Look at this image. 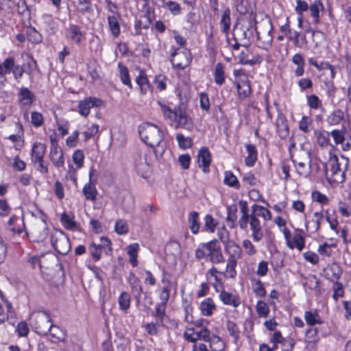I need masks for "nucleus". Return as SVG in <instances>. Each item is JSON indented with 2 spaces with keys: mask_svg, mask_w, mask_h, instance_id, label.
Instances as JSON below:
<instances>
[{
  "mask_svg": "<svg viewBox=\"0 0 351 351\" xmlns=\"http://www.w3.org/2000/svg\"><path fill=\"white\" fill-rule=\"evenodd\" d=\"M138 134L141 140L154 149L156 157L162 156L166 149L161 130L156 125L143 123L138 127Z\"/></svg>",
  "mask_w": 351,
  "mask_h": 351,
  "instance_id": "f257e3e1",
  "label": "nucleus"
},
{
  "mask_svg": "<svg viewBox=\"0 0 351 351\" xmlns=\"http://www.w3.org/2000/svg\"><path fill=\"white\" fill-rule=\"evenodd\" d=\"M348 162V158L343 156L339 158L336 155H332L326 163H322L328 181L336 184L343 182Z\"/></svg>",
  "mask_w": 351,
  "mask_h": 351,
  "instance_id": "f03ea898",
  "label": "nucleus"
},
{
  "mask_svg": "<svg viewBox=\"0 0 351 351\" xmlns=\"http://www.w3.org/2000/svg\"><path fill=\"white\" fill-rule=\"evenodd\" d=\"M256 33L258 47L269 51L274 40L273 25L271 20L265 19L256 23Z\"/></svg>",
  "mask_w": 351,
  "mask_h": 351,
  "instance_id": "7ed1b4c3",
  "label": "nucleus"
},
{
  "mask_svg": "<svg viewBox=\"0 0 351 351\" xmlns=\"http://www.w3.org/2000/svg\"><path fill=\"white\" fill-rule=\"evenodd\" d=\"M256 26V23L254 19L242 21L239 27H234L233 36L235 41L242 43V46L250 45L254 38Z\"/></svg>",
  "mask_w": 351,
  "mask_h": 351,
  "instance_id": "20e7f679",
  "label": "nucleus"
},
{
  "mask_svg": "<svg viewBox=\"0 0 351 351\" xmlns=\"http://www.w3.org/2000/svg\"><path fill=\"white\" fill-rule=\"evenodd\" d=\"M51 243L53 247L62 255H66L71 250L69 239L62 231L54 230L51 234Z\"/></svg>",
  "mask_w": 351,
  "mask_h": 351,
  "instance_id": "39448f33",
  "label": "nucleus"
},
{
  "mask_svg": "<svg viewBox=\"0 0 351 351\" xmlns=\"http://www.w3.org/2000/svg\"><path fill=\"white\" fill-rule=\"evenodd\" d=\"M298 173L305 178L308 177L311 171V156L308 152L300 150L295 158L293 159Z\"/></svg>",
  "mask_w": 351,
  "mask_h": 351,
  "instance_id": "423d86ee",
  "label": "nucleus"
},
{
  "mask_svg": "<svg viewBox=\"0 0 351 351\" xmlns=\"http://www.w3.org/2000/svg\"><path fill=\"white\" fill-rule=\"evenodd\" d=\"M51 319L46 311H39L34 315L33 326L40 335H47L51 328Z\"/></svg>",
  "mask_w": 351,
  "mask_h": 351,
  "instance_id": "0eeeda50",
  "label": "nucleus"
},
{
  "mask_svg": "<svg viewBox=\"0 0 351 351\" xmlns=\"http://www.w3.org/2000/svg\"><path fill=\"white\" fill-rule=\"evenodd\" d=\"M191 113L184 104H180L177 109V128L180 127L189 131L192 130L194 124Z\"/></svg>",
  "mask_w": 351,
  "mask_h": 351,
  "instance_id": "6e6552de",
  "label": "nucleus"
},
{
  "mask_svg": "<svg viewBox=\"0 0 351 351\" xmlns=\"http://www.w3.org/2000/svg\"><path fill=\"white\" fill-rule=\"evenodd\" d=\"M202 247L206 248L208 259L213 263H220L223 261V256L217 239L202 243Z\"/></svg>",
  "mask_w": 351,
  "mask_h": 351,
  "instance_id": "1a4fd4ad",
  "label": "nucleus"
},
{
  "mask_svg": "<svg viewBox=\"0 0 351 351\" xmlns=\"http://www.w3.org/2000/svg\"><path fill=\"white\" fill-rule=\"evenodd\" d=\"M49 234L48 228L45 222L38 221L35 223L29 232V237L34 242L43 241Z\"/></svg>",
  "mask_w": 351,
  "mask_h": 351,
  "instance_id": "9d476101",
  "label": "nucleus"
},
{
  "mask_svg": "<svg viewBox=\"0 0 351 351\" xmlns=\"http://www.w3.org/2000/svg\"><path fill=\"white\" fill-rule=\"evenodd\" d=\"M51 149L49 152V158L53 162V165L57 167H61L64 164V159L62 149L58 147L57 142L50 136Z\"/></svg>",
  "mask_w": 351,
  "mask_h": 351,
  "instance_id": "9b49d317",
  "label": "nucleus"
},
{
  "mask_svg": "<svg viewBox=\"0 0 351 351\" xmlns=\"http://www.w3.org/2000/svg\"><path fill=\"white\" fill-rule=\"evenodd\" d=\"M102 104V101L96 97H88L81 100L78 103V112L83 117H87L90 113V109L94 107H99Z\"/></svg>",
  "mask_w": 351,
  "mask_h": 351,
  "instance_id": "f8f14e48",
  "label": "nucleus"
},
{
  "mask_svg": "<svg viewBox=\"0 0 351 351\" xmlns=\"http://www.w3.org/2000/svg\"><path fill=\"white\" fill-rule=\"evenodd\" d=\"M13 307L12 304L6 299L4 294L0 291V325L12 317Z\"/></svg>",
  "mask_w": 351,
  "mask_h": 351,
  "instance_id": "ddd939ff",
  "label": "nucleus"
},
{
  "mask_svg": "<svg viewBox=\"0 0 351 351\" xmlns=\"http://www.w3.org/2000/svg\"><path fill=\"white\" fill-rule=\"evenodd\" d=\"M95 171L91 169L89 172V182L86 184L82 189V193L86 200L95 202L98 192L95 186V181L93 180V177L95 175Z\"/></svg>",
  "mask_w": 351,
  "mask_h": 351,
  "instance_id": "4468645a",
  "label": "nucleus"
},
{
  "mask_svg": "<svg viewBox=\"0 0 351 351\" xmlns=\"http://www.w3.org/2000/svg\"><path fill=\"white\" fill-rule=\"evenodd\" d=\"M323 274L326 279L331 282H338L342 274V269L338 263H332L323 269Z\"/></svg>",
  "mask_w": 351,
  "mask_h": 351,
  "instance_id": "2eb2a0df",
  "label": "nucleus"
},
{
  "mask_svg": "<svg viewBox=\"0 0 351 351\" xmlns=\"http://www.w3.org/2000/svg\"><path fill=\"white\" fill-rule=\"evenodd\" d=\"M135 82L138 86L141 95L152 93L153 86L149 83L147 76L143 70H139L138 75L136 77Z\"/></svg>",
  "mask_w": 351,
  "mask_h": 351,
  "instance_id": "dca6fc26",
  "label": "nucleus"
},
{
  "mask_svg": "<svg viewBox=\"0 0 351 351\" xmlns=\"http://www.w3.org/2000/svg\"><path fill=\"white\" fill-rule=\"evenodd\" d=\"M127 281L130 286L131 291L134 298L137 300V302H139L141 297V293L143 292V287L141 285L140 280L134 273L130 272L127 277Z\"/></svg>",
  "mask_w": 351,
  "mask_h": 351,
  "instance_id": "f3484780",
  "label": "nucleus"
},
{
  "mask_svg": "<svg viewBox=\"0 0 351 351\" xmlns=\"http://www.w3.org/2000/svg\"><path fill=\"white\" fill-rule=\"evenodd\" d=\"M248 223L250 224L252 231V238L253 241L259 242L263 237V232L260 220L258 218H255L254 216L252 219H249Z\"/></svg>",
  "mask_w": 351,
  "mask_h": 351,
  "instance_id": "a211bd4d",
  "label": "nucleus"
},
{
  "mask_svg": "<svg viewBox=\"0 0 351 351\" xmlns=\"http://www.w3.org/2000/svg\"><path fill=\"white\" fill-rule=\"evenodd\" d=\"M177 69H184L188 66L192 60L190 51L186 48H177Z\"/></svg>",
  "mask_w": 351,
  "mask_h": 351,
  "instance_id": "6ab92c4d",
  "label": "nucleus"
},
{
  "mask_svg": "<svg viewBox=\"0 0 351 351\" xmlns=\"http://www.w3.org/2000/svg\"><path fill=\"white\" fill-rule=\"evenodd\" d=\"M211 162V155L206 147H202L198 153L199 166L202 168L204 173L209 172V166Z\"/></svg>",
  "mask_w": 351,
  "mask_h": 351,
  "instance_id": "aec40b11",
  "label": "nucleus"
},
{
  "mask_svg": "<svg viewBox=\"0 0 351 351\" xmlns=\"http://www.w3.org/2000/svg\"><path fill=\"white\" fill-rule=\"evenodd\" d=\"M152 23V16L149 11L140 16L139 19L135 22L134 30L136 35L141 34L143 29H147Z\"/></svg>",
  "mask_w": 351,
  "mask_h": 351,
  "instance_id": "412c9836",
  "label": "nucleus"
},
{
  "mask_svg": "<svg viewBox=\"0 0 351 351\" xmlns=\"http://www.w3.org/2000/svg\"><path fill=\"white\" fill-rule=\"evenodd\" d=\"M276 130L280 138H286L289 134L287 120L284 114H279L276 122Z\"/></svg>",
  "mask_w": 351,
  "mask_h": 351,
  "instance_id": "4be33fe9",
  "label": "nucleus"
},
{
  "mask_svg": "<svg viewBox=\"0 0 351 351\" xmlns=\"http://www.w3.org/2000/svg\"><path fill=\"white\" fill-rule=\"evenodd\" d=\"M239 204L241 213V216L239 220V225L241 229L245 230L247 227L250 213H249L247 202L245 200H240Z\"/></svg>",
  "mask_w": 351,
  "mask_h": 351,
  "instance_id": "5701e85b",
  "label": "nucleus"
},
{
  "mask_svg": "<svg viewBox=\"0 0 351 351\" xmlns=\"http://www.w3.org/2000/svg\"><path fill=\"white\" fill-rule=\"evenodd\" d=\"M219 297L221 302L226 305H230L237 308L241 304V300L238 295H233L224 290L221 291Z\"/></svg>",
  "mask_w": 351,
  "mask_h": 351,
  "instance_id": "b1692460",
  "label": "nucleus"
},
{
  "mask_svg": "<svg viewBox=\"0 0 351 351\" xmlns=\"http://www.w3.org/2000/svg\"><path fill=\"white\" fill-rule=\"evenodd\" d=\"M46 152V146L44 143L36 142L33 144L31 153L32 163L36 164V160L43 159Z\"/></svg>",
  "mask_w": 351,
  "mask_h": 351,
  "instance_id": "393cba45",
  "label": "nucleus"
},
{
  "mask_svg": "<svg viewBox=\"0 0 351 351\" xmlns=\"http://www.w3.org/2000/svg\"><path fill=\"white\" fill-rule=\"evenodd\" d=\"M237 88L240 98H246L251 94L250 81L246 76L237 82Z\"/></svg>",
  "mask_w": 351,
  "mask_h": 351,
  "instance_id": "a878e982",
  "label": "nucleus"
},
{
  "mask_svg": "<svg viewBox=\"0 0 351 351\" xmlns=\"http://www.w3.org/2000/svg\"><path fill=\"white\" fill-rule=\"evenodd\" d=\"M258 218V217H263L265 221H269L271 219V212L263 206L258 204H253L252 206V212L250 213V218L252 217Z\"/></svg>",
  "mask_w": 351,
  "mask_h": 351,
  "instance_id": "bb28decb",
  "label": "nucleus"
},
{
  "mask_svg": "<svg viewBox=\"0 0 351 351\" xmlns=\"http://www.w3.org/2000/svg\"><path fill=\"white\" fill-rule=\"evenodd\" d=\"M19 101L23 106H31L34 99V95L29 88L22 87L18 95Z\"/></svg>",
  "mask_w": 351,
  "mask_h": 351,
  "instance_id": "cd10ccee",
  "label": "nucleus"
},
{
  "mask_svg": "<svg viewBox=\"0 0 351 351\" xmlns=\"http://www.w3.org/2000/svg\"><path fill=\"white\" fill-rule=\"evenodd\" d=\"M69 38L75 43L79 44L84 38V34L81 27L77 25L71 24L67 29Z\"/></svg>",
  "mask_w": 351,
  "mask_h": 351,
  "instance_id": "c85d7f7f",
  "label": "nucleus"
},
{
  "mask_svg": "<svg viewBox=\"0 0 351 351\" xmlns=\"http://www.w3.org/2000/svg\"><path fill=\"white\" fill-rule=\"evenodd\" d=\"M49 335L53 339L52 340L55 343L65 342L66 340L67 335L65 330L61 329L56 325H51V328L49 331Z\"/></svg>",
  "mask_w": 351,
  "mask_h": 351,
  "instance_id": "c756f323",
  "label": "nucleus"
},
{
  "mask_svg": "<svg viewBox=\"0 0 351 351\" xmlns=\"http://www.w3.org/2000/svg\"><path fill=\"white\" fill-rule=\"evenodd\" d=\"M199 310L203 315L210 316L216 310V305L210 298H207L200 303Z\"/></svg>",
  "mask_w": 351,
  "mask_h": 351,
  "instance_id": "7c9ffc66",
  "label": "nucleus"
},
{
  "mask_svg": "<svg viewBox=\"0 0 351 351\" xmlns=\"http://www.w3.org/2000/svg\"><path fill=\"white\" fill-rule=\"evenodd\" d=\"M306 344L308 348H313L319 341L318 330L316 328H310L306 331Z\"/></svg>",
  "mask_w": 351,
  "mask_h": 351,
  "instance_id": "2f4dec72",
  "label": "nucleus"
},
{
  "mask_svg": "<svg viewBox=\"0 0 351 351\" xmlns=\"http://www.w3.org/2000/svg\"><path fill=\"white\" fill-rule=\"evenodd\" d=\"M303 230H297L293 234L292 238L293 249L297 248L299 251H302L305 247V238L303 236Z\"/></svg>",
  "mask_w": 351,
  "mask_h": 351,
  "instance_id": "473e14b6",
  "label": "nucleus"
},
{
  "mask_svg": "<svg viewBox=\"0 0 351 351\" xmlns=\"http://www.w3.org/2000/svg\"><path fill=\"white\" fill-rule=\"evenodd\" d=\"M161 110L163 112L165 118L169 121V124L173 126L174 121H176V111L169 104L158 102Z\"/></svg>",
  "mask_w": 351,
  "mask_h": 351,
  "instance_id": "72a5a7b5",
  "label": "nucleus"
},
{
  "mask_svg": "<svg viewBox=\"0 0 351 351\" xmlns=\"http://www.w3.org/2000/svg\"><path fill=\"white\" fill-rule=\"evenodd\" d=\"M247 156L245 159V165L248 167H253L257 160V150L254 145L248 144L246 145Z\"/></svg>",
  "mask_w": 351,
  "mask_h": 351,
  "instance_id": "f704fd0d",
  "label": "nucleus"
},
{
  "mask_svg": "<svg viewBox=\"0 0 351 351\" xmlns=\"http://www.w3.org/2000/svg\"><path fill=\"white\" fill-rule=\"evenodd\" d=\"M230 10L229 9H226L223 12L220 21V27L221 32L226 35H228L229 33L230 29Z\"/></svg>",
  "mask_w": 351,
  "mask_h": 351,
  "instance_id": "c9c22d12",
  "label": "nucleus"
},
{
  "mask_svg": "<svg viewBox=\"0 0 351 351\" xmlns=\"http://www.w3.org/2000/svg\"><path fill=\"white\" fill-rule=\"evenodd\" d=\"M304 319L306 324L311 326L315 324H322L323 323V321L317 311H305Z\"/></svg>",
  "mask_w": 351,
  "mask_h": 351,
  "instance_id": "e433bc0d",
  "label": "nucleus"
},
{
  "mask_svg": "<svg viewBox=\"0 0 351 351\" xmlns=\"http://www.w3.org/2000/svg\"><path fill=\"white\" fill-rule=\"evenodd\" d=\"M139 250V245L137 243L130 244L127 247V253L130 256V263L133 267H136L138 265V252Z\"/></svg>",
  "mask_w": 351,
  "mask_h": 351,
  "instance_id": "4c0bfd02",
  "label": "nucleus"
},
{
  "mask_svg": "<svg viewBox=\"0 0 351 351\" xmlns=\"http://www.w3.org/2000/svg\"><path fill=\"white\" fill-rule=\"evenodd\" d=\"M189 226L193 234H196L199 230V214L193 211L189 216Z\"/></svg>",
  "mask_w": 351,
  "mask_h": 351,
  "instance_id": "58836bf2",
  "label": "nucleus"
},
{
  "mask_svg": "<svg viewBox=\"0 0 351 351\" xmlns=\"http://www.w3.org/2000/svg\"><path fill=\"white\" fill-rule=\"evenodd\" d=\"M14 66V59L13 58H6L0 64V77H4L5 75L9 74L12 72Z\"/></svg>",
  "mask_w": 351,
  "mask_h": 351,
  "instance_id": "ea45409f",
  "label": "nucleus"
},
{
  "mask_svg": "<svg viewBox=\"0 0 351 351\" xmlns=\"http://www.w3.org/2000/svg\"><path fill=\"white\" fill-rule=\"evenodd\" d=\"M215 82L218 85H222L225 82L224 66L222 63L218 62L214 71Z\"/></svg>",
  "mask_w": 351,
  "mask_h": 351,
  "instance_id": "a19ab883",
  "label": "nucleus"
},
{
  "mask_svg": "<svg viewBox=\"0 0 351 351\" xmlns=\"http://www.w3.org/2000/svg\"><path fill=\"white\" fill-rule=\"evenodd\" d=\"M118 67L119 69V77L121 81L124 85L128 86L130 89H132V85L128 68L121 63H119Z\"/></svg>",
  "mask_w": 351,
  "mask_h": 351,
  "instance_id": "79ce46f5",
  "label": "nucleus"
},
{
  "mask_svg": "<svg viewBox=\"0 0 351 351\" xmlns=\"http://www.w3.org/2000/svg\"><path fill=\"white\" fill-rule=\"evenodd\" d=\"M26 34L28 40L33 43H40L43 37L41 34L32 26H29L26 29Z\"/></svg>",
  "mask_w": 351,
  "mask_h": 351,
  "instance_id": "37998d69",
  "label": "nucleus"
},
{
  "mask_svg": "<svg viewBox=\"0 0 351 351\" xmlns=\"http://www.w3.org/2000/svg\"><path fill=\"white\" fill-rule=\"evenodd\" d=\"M108 23L110 32L114 37H118L120 34V26L118 21V16L112 15L108 17Z\"/></svg>",
  "mask_w": 351,
  "mask_h": 351,
  "instance_id": "c03bdc74",
  "label": "nucleus"
},
{
  "mask_svg": "<svg viewBox=\"0 0 351 351\" xmlns=\"http://www.w3.org/2000/svg\"><path fill=\"white\" fill-rule=\"evenodd\" d=\"M317 144L322 147H325L330 145V133L326 132H315Z\"/></svg>",
  "mask_w": 351,
  "mask_h": 351,
  "instance_id": "a18cd8bd",
  "label": "nucleus"
},
{
  "mask_svg": "<svg viewBox=\"0 0 351 351\" xmlns=\"http://www.w3.org/2000/svg\"><path fill=\"white\" fill-rule=\"evenodd\" d=\"M343 118L344 112L341 110H337L328 117L327 122L331 125H335L339 124Z\"/></svg>",
  "mask_w": 351,
  "mask_h": 351,
  "instance_id": "49530a36",
  "label": "nucleus"
},
{
  "mask_svg": "<svg viewBox=\"0 0 351 351\" xmlns=\"http://www.w3.org/2000/svg\"><path fill=\"white\" fill-rule=\"evenodd\" d=\"M204 224L203 226V230L209 232L213 233L215 231L216 226L217 225V221L210 215H206L204 217Z\"/></svg>",
  "mask_w": 351,
  "mask_h": 351,
  "instance_id": "de8ad7c7",
  "label": "nucleus"
},
{
  "mask_svg": "<svg viewBox=\"0 0 351 351\" xmlns=\"http://www.w3.org/2000/svg\"><path fill=\"white\" fill-rule=\"evenodd\" d=\"M118 302L120 309L126 311L130 306L131 298L130 294L123 291L119 297Z\"/></svg>",
  "mask_w": 351,
  "mask_h": 351,
  "instance_id": "09e8293b",
  "label": "nucleus"
},
{
  "mask_svg": "<svg viewBox=\"0 0 351 351\" xmlns=\"http://www.w3.org/2000/svg\"><path fill=\"white\" fill-rule=\"evenodd\" d=\"M77 10L81 14H85L93 12L90 0H77Z\"/></svg>",
  "mask_w": 351,
  "mask_h": 351,
  "instance_id": "8fccbe9b",
  "label": "nucleus"
},
{
  "mask_svg": "<svg viewBox=\"0 0 351 351\" xmlns=\"http://www.w3.org/2000/svg\"><path fill=\"white\" fill-rule=\"evenodd\" d=\"M224 174L225 177L223 182L225 184L231 187H234L237 189H239V182L237 178L232 173V172L228 171H226Z\"/></svg>",
  "mask_w": 351,
  "mask_h": 351,
  "instance_id": "3c124183",
  "label": "nucleus"
},
{
  "mask_svg": "<svg viewBox=\"0 0 351 351\" xmlns=\"http://www.w3.org/2000/svg\"><path fill=\"white\" fill-rule=\"evenodd\" d=\"M155 317L158 324H164L165 319H167V317L165 315V305L164 303L156 304Z\"/></svg>",
  "mask_w": 351,
  "mask_h": 351,
  "instance_id": "603ef678",
  "label": "nucleus"
},
{
  "mask_svg": "<svg viewBox=\"0 0 351 351\" xmlns=\"http://www.w3.org/2000/svg\"><path fill=\"white\" fill-rule=\"evenodd\" d=\"M346 129L342 128L341 130H333L330 132V136H332L336 145L343 143L346 141L345 138Z\"/></svg>",
  "mask_w": 351,
  "mask_h": 351,
  "instance_id": "864d4df0",
  "label": "nucleus"
},
{
  "mask_svg": "<svg viewBox=\"0 0 351 351\" xmlns=\"http://www.w3.org/2000/svg\"><path fill=\"white\" fill-rule=\"evenodd\" d=\"M61 221L64 227L68 230H74L77 228V223L74 221L73 217L66 213L62 215Z\"/></svg>",
  "mask_w": 351,
  "mask_h": 351,
  "instance_id": "5fc2aeb1",
  "label": "nucleus"
},
{
  "mask_svg": "<svg viewBox=\"0 0 351 351\" xmlns=\"http://www.w3.org/2000/svg\"><path fill=\"white\" fill-rule=\"evenodd\" d=\"M323 8L322 3L318 0L315 1L313 3H312L309 7V10L311 12V16L313 17V21L315 23H318L319 16V8Z\"/></svg>",
  "mask_w": 351,
  "mask_h": 351,
  "instance_id": "6e6d98bb",
  "label": "nucleus"
},
{
  "mask_svg": "<svg viewBox=\"0 0 351 351\" xmlns=\"http://www.w3.org/2000/svg\"><path fill=\"white\" fill-rule=\"evenodd\" d=\"M226 328L228 331L229 335L234 339L237 342L240 337V330L237 324L232 321H227Z\"/></svg>",
  "mask_w": 351,
  "mask_h": 351,
  "instance_id": "4d7b16f0",
  "label": "nucleus"
},
{
  "mask_svg": "<svg viewBox=\"0 0 351 351\" xmlns=\"http://www.w3.org/2000/svg\"><path fill=\"white\" fill-rule=\"evenodd\" d=\"M236 11L240 14H245L249 12V4L247 0H233Z\"/></svg>",
  "mask_w": 351,
  "mask_h": 351,
  "instance_id": "13d9d810",
  "label": "nucleus"
},
{
  "mask_svg": "<svg viewBox=\"0 0 351 351\" xmlns=\"http://www.w3.org/2000/svg\"><path fill=\"white\" fill-rule=\"evenodd\" d=\"M88 251L93 259L94 261H98L101 258V254L104 250L100 248V246L95 243V242H92L89 247Z\"/></svg>",
  "mask_w": 351,
  "mask_h": 351,
  "instance_id": "bf43d9fd",
  "label": "nucleus"
},
{
  "mask_svg": "<svg viewBox=\"0 0 351 351\" xmlns=\"http://www.w3.org/2000/svg\"><path fill=\"white\" fill-rule=\"evenodd\" d=\"M177 141L179 147L182 149H189L193 145V138L185 137L182 134H177Z\"/></svg>",
  "mask_w": 351,
  "mask_h": 351,
  "instance_id": "052dcab7",
  "label": "nucleus"
},
{
  "mask_svg": "<svg viewBox=\"0 0 351 351\" xmlns=\"http://www.w3.org/2000/svg\"><path fill=\"white\" fill-rule=\"evenodd\" d=\"M151 154L146 150H139L134 159L135 166L138 165L139 163L151 162Z\"/></svg>",
  "mask_w": 351,
  "mask_h": 351,
  "instance_id": "680f3d73",
  "label": "nucleus"
},
{
  "mask_svg": "<svg viewBox=\"0 0 351 351\" xmlns=\"http://www.w3.org/2000/svg\"><path fill=\"white\" fill-rule=\"evenodd\" d=\"M151 162L139 163L135 166L137 173L143 178H146L151 172Z\"/></svg>",
  "mask_w": 351,
  "mask_h": 351,
  "instance_id": "e2e57ef3",
  "label": "nucleus"
},
{
  "mask_svg": "<svg viewBox=\"0 0 351 351\" xmlns=\"http://www.w3.org/2000/svg\"><path fill=\"white\" fill-rule=\"evenodd\" d=\"M237 208L235 205H232L228 208V215L226 219L228 221L231 222V224L229 225L230 228H234L235 226V222L237 219Z\"/></svg>",
  "mask_w": 351,
  "mask_h": 351,
  "instance_id": "0e129e2a",
  "label": "nucleus"
},
{
  "mask_svg": "<svg viewBox=\"0 0 351 351\" xmlns=\"http://www.w3.org/2000/svg\"><path fill=\"white\" fill-rule=\"evenodd\" d=\"M256 308L257 314L259 317H266L268 316V314L269 313V308L265 302L262 300L258 301L256 306Z\"/></svg>",
  "mask_w": 351,
  "mask_h": 351,
  "instance_id": "69168bd1",
  "label": "nucleus"
},
{
  "mask_svg": "<svg viewBox=\"0 0 351 351\" xmlns=\"http://www.w3.org/2000/svg\"><path fill=\"white\" fill-rule=\"evenodd\" d=\"M97 245L100 246V248L104 250L106 254L110 255L112 252V242L108 237H101L99 243H97Z\"/></svg>",
  "mask_w": 351,
  "mask_h": 351,
  "instance_id": "338daca9",
  "label": "nucleus"
},
{
  "mask_svg": "<svg viewBox=\"0 0 351 351\" xmlns=\"http://www.w3.org/2000/svg\"><path fill=\"white\" fill-rule=\"evenodd\" d=\"M114 230L115 232L120 235L125 234L129 230L128 225L125 220L119 219L115 223Z\"/></svg>",
  "mask_w": 351,
  "mask_h": 351,
  "instance_id": "774afa93",
  "label": "nucleus"
}]
</instances>
